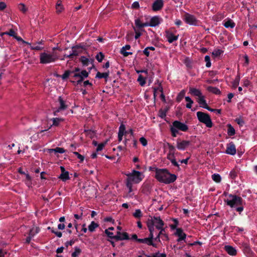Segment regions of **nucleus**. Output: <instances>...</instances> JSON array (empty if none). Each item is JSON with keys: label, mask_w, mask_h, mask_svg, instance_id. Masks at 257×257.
<instances>
[{"label": "nucleus", "mask_w": 257, "mask_h": 257, "mask_svg": "<svg viewBox=\"0 0 257 257\" xmlns=\"http://www.w3.org/2000/svg\"><path fill=\"white\" fill-rule=\"evenodd\" d=\"M127 178L126 181V186L128 189V195L130 197L133 196V192L135 190L133 188L134 184H138L141 182L144 178L143 173L133 170L131 173L126 174Z\"/></svg>", "instance_id": "obj_1"}, {"label": "nucleus", "mask_w": 257, "mask_h": 257, "mask_svg": "<svg viewBox=\"0 0 257 257\" xmlns=\"http://www.w3.org/2000/svg\"><path fill=\"white\" fill-rule=\"evenodd\" d=\"M145 18L146 20L145 22H144L143 19L141 20L138 18L135 21L136 27L140 30L146 27H156L158 26L162 21V19L159 16H154L149 19L148 16H146Z\"/></svg>", "instance_id": "obj_2"}, {"label": "nucleus", "mask_w": 257, "mask_h": 257, "mask_svg": "<svg viewBox=\"0 0 257 257\" xmlns=\"http://www.w3.org/2000/svg\"><path fill=\"white\" fill-rule=\"evenodd\" d=\"M155 176L159 181L166 184L173 182L176 179V176L175 175L170 174L165 169L157 170Z\"/></svg>", "instance_id": "obj_3"}, {"label": "nucleus", "mask_w": 257, "mask_h": 257, "mask_svg": "<svg viewBox=\"0 0 257 257\" xmlns=\"http://www.w3.org/2000/svg\"><path fill=\"white\" fill-rule=\"evenodd\" d=\"M147 226L151 232V237L154 236V226L158 229H163L164 222L160 217L150 216L147 221Z\"/></svg>", "instance_id": "obj_4"}, {"label": "nucleus", "mask_w": 257, "mask_h": 257, "mask_svg": "<svg viewBox=\"0 0 257 257\" xmlns=\"http://www.w3.org/2000/svg\"><path fill=\"white\" fill-rule=\"evenodd\" d=\"M224 201L231 208L237 207L242 204V200L241 197L231 194L225 195Z\"/></svg>", "instance_id": "obj_5"}, {"label": "nucleus", "mask_w": 257, "mask_h": 257, "mask_svg": "<svg viewBox=\"0 0 257 257\" xmlns=\"http://www.w3.org/2000/svg\"><path fill=\"white\" fill-rule=\"evenodd\" d=\"M170 130L172 136L176 137L179 131L186 132L188 127L185 123L175 120L171 125Z\"/></svg>", "instance_id": "obj_6"}, {"label": "nucleus", "mask_w": 257, "mask_h": 257, "mask_svg": "<svg viewBox=\"0 0 257 257\" xmlns=\"http://www.w3.org/2000/svg\"><path fill=\"white\" fill-rule=\"evenodd\" d=\"M73 77L76 80L77 84L81 82L85 78H86L88 73L86 70L80 71L78 68H76L73 71H72Z\"/></svg>", "instance_id": "obj_7"}, {"label": "nucleus", "mask_w": 257, "mask_h": 257, "mask_svg": "<svg viewBox=\"0 0 257 257\" xmlns=\"http://www.w3.org/2000/svg\"><path fill=\"white\" fill-rule=\"evenodd\" d=\"M197 116L198 120L200 122L204 123L207 127H211L212 126L211 119L209 115L207 113L201 111H198L197 112Z\"/></svg>", "instance_id": "obj_8"}, {"label": "nucleus", "mask_w": 257, "mask_h": 257, "mask_svg": "<svg viewBox=\"0 0 257 257\" xmlns=\"http://www.w3.org/2000/svg\"><path fill=\"white\" fill-rule=\"evenodd\" d=\"M40 62L43 64L49 63L54 62L56 58L53 54L43 53L40 55Z\"/></svg>", "instance_id": "obj_9"}, {"label": "nucleus", "mask_w": 257, "mask_h": 257, "mask_svg": "<svg viewBox=\"0 0 257 257\" xmlns=\"http://www.w3.org/2000/svg\"><path fill=\"white\" fill-rule=\"evenodd\" d=\"M168 147L169 153L167 156L168 159L171 162L174 166L179 167V165L178 163L177 162L175 159V148L171 145H168Z\"/></svg>", "instance_id": "obj_10"}, {"label": "nucleus", "mask_w": 257, "mask_h": 257, "mask_svg": "<svg viewBox=\"0 0 257 257\" xmlns=\"http://www.w3.org/2000/svg\"><path fill=\"white\" fill-rule=\"evenodd\" d=\"M184 20L187 24L191 25H197L198 24V21L196 18L193 15L188 13H186L184 15Z\"/></svg>", "instance_id": "obj_11"}, {"label": "nucleus", "mask_w": 257, "mask_h": 257, "mask_svg": "<svg viewBox=\"0 0 257 257\" xmlns=\"http://www.w3.org/2000/svg\"><path fill=\"white\" fill-rule=\"evenodd\" d=\"M190 145V142L186 140H177L176 147L178 150H184Z\"/></svg>", "instance_id": "obj_12"}, {"label": "nucleus", "mask_w": 257, "mask_h": 257, "mask_svg": "<svg viewBox=\"0 0 257 257\" xmlns=\"http://www.w3.org/2000/svg\"><path fill=\"white\" fill-rule=\"evenodd\" d=\"M174 234L178 237V241H181L185 240L186 237V234L183 232L181 228H176V230L174 232Z\"/></svg>", "instance_id": "obj_13"}, {"label": "nucleus", "mask_w": 257, "mask_h": 257, "mask_svg": "<svg viewBox=\"0 0 257 257\" xmlns=\"http://www.w3.org/2000/svg\"><path fill=\"white\" fill-rule=\"evenodd\" d=\"M153 237H151V233H150V236H149V237L148 238H143V239H138V241L139 242H142V243H146L148 245H152L154 247H156V245L155 243H153Z\"/></svg>", "instance_id": "obj_14"}, {"label": "nucleus", "mask_w": 257, "mask_h": 257, "mask_svg": "<svg viewBox=\"0 0 257 257\" xmlns=\"http://www.w3.org/2000/svg\"><path fill=\"white\" fill-rule=\"evenodd\" d=\"M163 7L162 0H156L152 5V9L154 11H158L161 10Z\"/></svg>", "instance_id": "obj_15"}, {"label": "nucleus", "mask_w": 257, "mask_h": 257, "mask_svg": "<svg viewBox=\"0 0 257 257\" xmlns=\"http://www.w3.org/2000/svg\"><path fill=\"white\" fill-rule=\"evenodd\" d=\"M226 153L231 155H234L236 154V148L235 145L232 143L227 144Z\"/></svg>", "instance_id": "obj_16"}, {"label": "nucleus", "mask_w": 257, "mask_h": 257, "mask_svg": "<svg viewBox=\"0 0 257 257\" xmlns=\"http://www.w3.org/2000/svg\"><path fill=\"white\" fill-rule=\"evenodd\" d=\"M39 228L36 226H34L30 230L28 236L26 238V241L27 243H29L32 237H33L35 234L39 232Z\"/></svg>", "instance_id": "obj_17"}, {"label": "nucleus", "mask_w": 257, "mask_h": 257, "mask_svg": "<svg viewBox=\"0 0 257 257\" xmlns=\"http://www.w3.org/2000/svg\"><path fill=\"white\" fill-rule=\"evenodd\" d=\"M60 169L61 171V174L59 177V178L63 181L68 180L69 179L68 172L66 171L64 167L63 166L60 167Z\"/></svg>", "instance_id": "obj_18"}, {"label": "nucleus", "mask_w": 257, "mask_h": 257, "mask_svg": "<svg viewBox=\"0 0 257 257\" xmlns=\"http://www.w3.org/2000/svg\"><path fill=\"white\" fill-rule=\"evenodd\" d=\"M197 101L201 107L207 108V104L205 100V97L203 94L197 98Z\"/></svg>", "instance_id": "obj_19"}, {"label": "nucleus", "mask_w": 257, "mask_h": 257, "mask_svg": "<svg viewBox=\"0 0 257 257\" xmlns=\"http://www.w3.org/2000/svg\"><path fill=\"white\" fill-rule=\"evenodd\" d=\"M197 101L201 107L207 108V104L205 100V97L203 94L197 98Z\"/></svg>", "instance_id": "obj_20"}, {"label": "nucleus", "mask_w": 257, "mask_h": 257, "mask_svg": "<svg viewBox=\"0 0 257 257\" xmlns=\"http://www.w3.org/2000/svg\"><path fill=\"white\" fill-rule=\"evenodd\" d=\"M59 103L60 104V106L57 110H54V115H57V112H60L62 110H64L66 107V106L65 104L64 101L62 100V99L61 97H59Z\"/></svg>", "instance_id": "obj_21"}, {"label": "nucleus", "mask_w": 257, "mask_h": 257, "mask_svg": "<svg viewBox=\"0 0 257 257\" xmlns=\"http://www.w3.org/2000/svg\"><path fill=\"white\" fill-rule=\"evenodd\" d=\"M189 93L194 96H196L197 98L202 95L201 91L199 89L194 87L189 88Z\"/></svg>", "instance_id": "obj_22"}, {"label": "nucleus", "mask_w": 257, "mask_h": 257, "mask_svg": "<svg viewBox=\"0 0 257 257\" xmlns=\"http://www.w3.org/2000/svg\"><path fill=\"white\" fill-rule=\"evenodd\" d=\"M128 238L127 234L125 232H120L118 231L117 234L115 235V239L118 240H124Z\"/></svg>", "instance_id": "obj_23"}, {"label": "nucleus", "mask_w": 257, "mask_h": 257, "mask_svg": "<svg viewBox=\"0 0 257 257\" xmlns=\"http://www.w3.org/2000/svg\"><path fill=\"white\" fill-rule=\"evenodd\" d=\"M226 251L231 255H234L236 253V251L234 248L230 245H226L224 247Z\"/></svg>", "instance_id": "obj_24"}, {"label": "nucleus", "mask_w": 257, "mask_h": 257, "mask_svg": "<svg viewBox=\"0 0 257 257\" xmlns=\"http://www.w3.org/2000/svg\"><path fill=\"white\" fill-rule=\"evenodd\" d=\"M178 35H174L173 33H167L166 38L169 43H172L177 40Z\"/></svg>", "instance_id": "obj_25"}, {"label": "nucleus", "mask_w": 257, "mask_h": 257, "mask_svg": "<svg viewBox=\"0 0 257 257\" xmlns=\"http://www.w3.org/2000/svg\"><path fill=\"white\" fill-rule=\"evenodd\" d=\"M223 26L226 28H233L235 26V23L232 20L228 19L223 22Z\"/></svg>", "instance_id": "obj_26"}, {"label": "nucleus", "mask_w": 257, "mask_h": 257, "mask_svg": "<svg viewBox=\"0 0 257 257\" xmlns=\"http://www.w3.org/2000/svg\"><path fill=\"white\" fill-rule=\"evenodd\" d=\"M160 93L161 96L162 97L163 100H165V96L162 92V88L160 87H158L157 88H155L154 91V97L156 98L158 95Z\"/></svg>", "instance_id": "obj_27"}, {"label": "nucleus", "mask_w": 257, "mask_h": 257, "mask_svg": "<svg viewBox=\"0 0 257 257\" xmlns=\"http://www.w3.org/2000/svg\"><path fill=\"white\" fill-rule=\"evenodd\" d=\"M42 41H39L36 44H33L32 46H31V49L32 50H40L43 49L42 47Z\"/></svg>", "instance_id": "obj_28"}, {"label": "nucleus", "mask_w": 257, "mask_h": 257, "mask_svg": "<svg viewBox=\"0 0 257 257\" xmlns=\"http://www.w3.org/2000/svg\"><path fill=\"white\" fill-rule=\"evenodd\" d=\"M64 119L62 118H53L50 119V121H52V125L58 126L61 122H62Z\"/></svg>", "instance_id": "obj_29"}, {"label": "nucleus", "mask_w": 257, "mask_h": 257, "mask_svg": "<svg viewBox=\"0 0 257 257\" xmlns=\"http://www.w3.org/2000/svg\"><path fill=\"white\" fill-rule=\"evenodd\" d=\"M4 33H0V35L1 36H3V34H4ZM8 34H9L10 36H13L14 37H15L17 40H18V41H20L23 44H26V45H31V44L28 43V42H27L25 41H24L22 38H21L20 37H18L16 36V34L17 33H7Z\"/></svg>", "instance_id": "obj_30"}, {"label": "nucleus", "mask_w": 257, "mask_h": 257, "mask_svg": "<svg viewBox=\"0 0 257 257\" xmlns=\"http://www.w3.org/2000/svg\"><path fill=\"white\" fill-rule=\"evenodd\" d=\"M78 54V52L76 51V48L73 47L70 52L69 54H65L64 55V57L65 58H70L73 56L77 55Z\"/></svg>", "instance_id": "obj_31"}, {"label": "nucleus", "mask_w": 257, "mask_h": 257, "mask_svg": "<svg viewBox=\"0 0 257 257\" xmlns=\"http://www.w3.org/2000/svg\"><path fill=\"white\" fill-rule=\"evenodd\" d=\"M18 8L20 11L24 14H25L28 11V8L23 3L19 4L18 6Z\"/></svg>", "instance_id": "obj_32"}, {"label": "nucleus", "mask_w": 257, "mask_h": 257, "mask_svg": "<svg viewBox=\"0 0 257 257\" xmlns=\"http://www.w3.org/2000/svg\"><path fill=\"white\" fill-rule=\"evenodd\" d=\"M48 152L50 153H51L52 152H55V153L62 154L65 152V150H64V149H63L62 148L58 147L55 149H49Z\"/></svg>", "instance_id": "obj_33"}, {"label": "nucleus", "mask_w": 257, "mask_h": 257, "mask_svg": "<svg viewBox=\"0 0 257 257\" xmlns=\"http://www.w3.org/2000/svg\"><path fill=\"white\" fill-rule=\"evenodd\" d=\"M185 99L187 102V103L186 104V107L188 108H191L192 107V105L193 103V101L189 96H186Z\"/></svg>", "instance_id": "obj_34"}, {"label": "nucleus", "mask_w": 257, "mask_h": 257, "mask_svg": "<svg viewBox=\"0 0 257 257\" xmlns=\"http://www.w3.org/2000/svg\"><path fill=\"white\" fill-rule=\"evenodd\" d=\"M146 78L143 76L142 75H140L138 78V81L139 82V84L142 86H144L146 83Z\"/></svg>", "instance_id": "obj_35"}, {"label": "nucleus", "mask_w": 257, "mask_h": 257, "mask_svg": "<svg viewBox=\"0 0 257 257\" xmlns=\"http://www.w3.org/2000/svg\"><path fill=\"white\" fill-rule=\"evenodd\" d=\"M223 53V51L220 49H215L212 52V56L215 57L220 56Z\"/></svg>", "instance_id": "obj_36"}, {"label": "nucleus", "mask_w": 257, "mask_h": 257, "mask_svg": "<svg viewBox=\"0 0 257 257\" xmlns=\"http://www.w3.org/2000/svg\"><path fill=\"white\" fill-rule=\"evenodd\" d=\"M133 216L138 219L140 218L143 216V214L140 209H136L133 213Z\"/></svg>", "instance_id": "obj_37"}, {"label": "nucleus", "mask_w": 257, "mask_h": 257, "mask_svg": "<svg viewBox=\"0 0 257 257\" xmlns=\"http://www.w3.org/2000/svg\"><path fill=\"white\" fill-rule=\"evenodd\" d=\"M98 227V224L94 222V221H92L90 225L88 226V230L92 232L96 228Z\"/></svg>", "instance_id": "obj_38"}, {"label": "nucleus", "mask_w": 257, "mask_h": 257, "mask_svg": "<svg viewBox=\"0 0 257 257\" xmlns=\"http://www.w3.org/2000/svg\"><path fill=\"white\" fill-rule=\"evenodd\" d=\"M212 179L216 183H219L221 180V176L218 174H214L212 175Z\"/></svg>", "instance_id": "obj_39"}, {"label": "nucleus", "mask_w": 257, "mask_h": 257, "mask_svg": "<svg viewBox=\"0 0 257 257\" xmlns=\"http://www.w3.org/2000/svg\"><path fill=\"white\" fill-rule=\"evenodd\" d=\"M159 235L162 239L163 240H168V237L167 235L165 233V231L163 229H161L159 232Z\"/></svg>", "instance_id": "obj_40"}, {"label": "nucleus", "mask_w": 257, "mask_h": 257, "mask_svg": "<svg viewBox=\"0 0 257 257\" xmlns=\"http://www.w3.org/2000/svg\"><path fill=\"white\" fill-rule=\"evenodd\" d=\"M173 221L174 222V223L170 225V227L171 229L174 230L175 229L176 230V228H177V226L179 224V222L177 219L173 218L172 219Z\"/></svg>", "instance_id": "obj_41"}, {"label": "nucleus", "mask_w": 257, "mask_h": 257, "mask_svg": "<svg viewBox=\"0 0 257 257\" xmlns=\"http://www.w3.org/2000/svg\"><path fill=\"white\" fill-rule=\"evenodd\" d=\"M227 133L229 136H233L235 134V130L230 124L228 125Z\"/></svg>", "instance_id": "obj_42"}, {"label": "nucleus", "mask_w": 257, "mask_h": 257, "mask_svg": "<svg viewBox=\"0 0 257 257\" xmlns=\"http://www.w3.org/2000/svg\"><path fill=\"white\" fill-rule=\"evenodd\" d=\"M56 12L58 14L60 13L63 10V7L61 5V3L57 2L56 5Z\"/></svg>", "instance_id": "obj_43"}, {"label": "nucleus", "mask_w": 257, "mask_h": 257, "mask_svg": "<svg viewBox=\"0 0 257 257\" xmlns=\"http://www.w3.org/2000/svg\"><path fill=\"white\" fill-rule=\"evenodd\" d=\"M240 81V77L239 75H237L234 81L232 82V86L234 88H236L237 85L239 84Z\"/></svg>", "instance_id": "obj_44"}, {"label": "nucleus", "mask_w": 257, "mask_h": 257, "mask_svg": "<svg viewBox=\"0 0 257 257\" xmlns=\"http://www.w3.org/2000/svg\"><path fill=\"white\" fill-rule=\"evenodd\" d=\"M185 94V90H182L179 93V94L178 95L177 97V100L178 101V102H180L181 101V100L182 99V98L184 97V95Z\"/></svg>", "instance_id": "obj_45"}, {"label": "nucleus", "mask_w": 257, "mask_h": 257, "mask_svg": "<svg viewBox=\"0 0 257 257\" xmlns=\"http://www.w3.org/2000/svg\"><path fill=\"white\" fill-rule=\"evenodd\" d=\"M81 252V249L78 247H75L74 251L72 253V257H77Z\"/></svg>", "instance_id": "obj_46"}, {"label": "nucleus", "mask_w": 257, "mask_h": 257, "mask_svg": "<svg viewBox=\"0 0 257 257\" xmlns=\"http://www.w3.org/2000/svg\"><path fill=\"white\" fill-rule=\"evenodd\" d=\"M108 76V73L105 72V73H100L98 72L96 74V77L99 78H107Z\"/></svg>", "instance_id": "obj_47"}, {"label": "nucleus", "mask_w": 257, "mask_h": 257, "mask_svg": "<svg viewBox=\"0 0 257 257\" xmlns=\"http://www.w3.org/2000/svg\"><path fill=\"white\" fill-rule=\"evenodd\" d=\"M106 143H107V142H105L101 143L98 144V145L97 146V148H96V151L97 152L101 151L103 149V148L105 146V145L106 144Z\"/></svg>", "instance_id": "obj_48"}, {"label": "nucleus", "mask_w": 257, "mask_h": 257, "mask_svg": "<svg viewBox=\"0 0 257 257\" xmlns=\"http://www.w3.org/2000/svg\"><path fill=\"white\" fill-rule=\"evenodd\" d=\"M125 133V128L124 125L121 124L119 128V131L118 134L124 135Z\"/></svg>", "instance_id": "obj_49"}, {"label": "nucleus", "mask_w": 257, "mask_h": 257, "mask_svg": "<svg viewBox=\"0 0 257 257\" xmlns=\"http://www.w3.org/2000/svg\"><path fill=\"white\" fill-rule=\"evenodd\" d=\"M73 154L77 156V158L80 160V162H82L84 160V157L80 154H79L78 152H74Z\"/></svg>", "instance_id": "obj_50"}, {"label": "nucleus", "mask_w": 257, "mask_h": 257, "mask_svg": "<svg viewBox=\"0 0 257 257\" xmlns=\"http://www.w3.org/2000/svg\"><path fill=\"white\" fill-rule=\"evenodd\" d=\"M70 74L73 75V74L72 73V71H67L62 75V78L63 79H65L68 78Z\"/></svg>", "instance_id": "obj_51"}, {"label": "nucleus", "mask_w": 257, "mask_h": 257, "mask_svg": "<svg viewBox=\"0 0 257 257\" xmlns=\"http://www.w3.org/2000/svg\"><path fill=\"white\" fill-rule=\"evenodd\" d=\"M104 58V56L102 53H99L96 56V58L99 62H101Z\"/></svg>", "instance_id": "obj_52"}, {"label": "nucleus", "mask_w": 257, "mask_h": 257, "mask_svg": "<svg viewBox=\"0 0 257 257\" xmlns=\"http://www.w3.org/2000/svg\"><path fill=\"white\" fill-rule=\"evenodd\" d=\"M205 60L206 62V66L207 67H209L211 66V63L210 61V57L209 56H206L205 57Z\"/></svg>", "instance_id": "obj_53"}, {"label": "nucleus", "mask_w": 257, "mask_h": 257, "mask_svg": "<svg viewBox=\"0 0 257 257\" xmlns=\"http://www.w3.org/2000/svg\"><path fill=\"white\" fill-rule=\"evenodd\" d=\"M120 53L124 57H126L129 55L132 54V52H126V51L125 50H124V51H122V49H121Z\"/></svg>", "instance_id": "obj_54"}, {"label": "nucleus", "mask_w": 257, "mask_h": 257, "mask_svg": "<svg viewBox=\"0 0 257 257\" xmlns=\"http://www.w3.org/2000/svg\"><path fill=\"white\" fill-rule=\"evenodd\" d=\"M140 141L143 146H146L147 145V140L144 138L142 137L140 139Z\"/></svg>", "instance_id": "obj_55"}, {"label": "nucleus", "mask_w": 257, "mask_h": 257, "mask_svg": "<svg viewBox=\"0 0 257 257\" xmlns=\"http://www.w3.org/2000/svg\"><path fill=\"white\" fill-rule=\"evenodd\" d=\"M105 232L110 238L115 239V235H113V233L110 232L108 229H106Z\"/></svg>", "instance_id": "obj_56"}, {"label": "nucleus", "mask_w": 257, "mask_h": 257, "mask_svg": "<svg viewBox=\"0 0 257 257\" xmlns=\"http://www.w3.org/2000/svg\"><path fill=\"white\" fill-rule=\"evenodd\" d=\"M132 8L134 9H138L140 8V5L138 2H135L132 5Z\"/></svg>", "instance_id": "obj_57"}, {"label": "nucleus", "mask_w": 257, "mask_h": 257, "mask_svg": "<svg viewBox=\"0 0 257 257\" xmlns=\"http://www.w3.org/2000/svg\"><path fill=\"white\" fill-rule=\"evenodd\" d=\"M7 7V5L5 3L1 2H0V11L4 10Z\"/></svg>", "instance_id": "obj_58"}, {"label": "nucleus", "mask_w": 257, "mask_h": 257, "mask_svg": "<svg viewBox=\"0 0 257 257\" xmlns=\"http://www.w3.org/2000/svg\"><path fill=\"white\" fill-rule=\"evenodd\" d=\"M52 231L58 237H61L62 235V234L61 232L55 231L54 230H52Z\"/></svg>", "instance_id": "obj_59"}, {"label": "nucleus", "mask_w": 257, "mask_h": 257, "mask_svg": "<svg viewBox=\"0 0 257 257\" xmlns=\"http://www.w3.org/2000/svg\"><path fill=\"white\" fill-rule=\"evenodd\" d=\"M65 224L64 223H60L58 225V228L60 230H63L65 228Z\"/></svg>", "instance_id": "obj_60"}, {"label": "nucleus", "mask_w": 257, "mask_h": 257, "mask_svg": "<svg viewBox=\"0 0 257 257\" xmlns=\"http://www.w3.org/2000/svg\"><path fill=\"white\" fill-rule=\"evenodd\" d=\"M144 54L147 56H149L150 54V50H148V49H145V50H144Z\"/></svg>", "instance_id": "obj_61"}, {"label": "nucleus", "mask_w": 257, "mask_h": 257, "mask_svg": "<svg viewBox=\"0 0 257 257\" xmlns=\"http://www.w3.org/2000/svg\"><path fill=\"white\" fill-rule=\"evenodd\" d=\"M236 209V210L237 211H238L239 212H241L242 211V210H243V208L242 206H241V205H239L238 206H237V207H235Z\"/></svg>", "instance_id": "obj_62"}, {"label": "nucleus", "mask_w": 257, "mask_h": 257, "mask_svg": "<svg viewBox=\"0 0 257 257\" xmlns=\"http://www.w3.org/2000/svg\"><path fill=\"white\" fill-rule=\"evenodd\" d=\"M249 85V81L247 79H245L243 81V85L245 87H247Z\"/></svg>", "instance_id": "obj_63"}, {"label": "nucleus", "mask_w": 257, "mask_h": 257, "mask_svg": "<svg viewBox=\"0 0 257 257\" xmlns=\"http://www.w3.org/2000/svg\"><path fill=\"white\" fill-rule=\"evenodd\" d=\"M154 257H166V255L163 253H157Z\"/></svg>", "instance_id": "obj_64"}]
</instances>
